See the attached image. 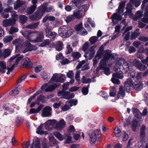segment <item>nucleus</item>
I'll return each instance as SVG.
<instances>
[{
	"instance_id": "b1692460",
	"label": "nucleus",
	"mask_w": 148,
	"mask_h": 148,
	"mask_svg": "<svg viewBox=\"0 0 148 148\" xmlns=\"http://www.w3.org/2000/svg\"><path fill=\"white\" fill-rule=\"evenodd\" d=\"M34 33L31 31H26L23 33V35L27 39L29 40L30 41V39L33 36Z\"/></svg>"
},
{
	"instance_id": "473e14b6",
	"label": "nucleus",
	"mask_w": 148,
	"mask_h": 148,
	"mask_svg": "<svg viewBox=\"0 0 148 148\" xmlns=\"http://www.w3.org/2000/svg\"><path fill=\"white\" fill-rule=\"evenodd\" d=\"M19 17V22L23 24L25 23L27 20V17L24 15H20Z\"/></svg>"
},
{
	"instance_id": "de8ad7c7",
	"label": "nucleus",
	"mask_w": 148,
	"mask_h": 148,
	"mask_svg": "<svg viewBox=\"0 0 148 148\" xmlns=\"http://www.w3.org/2000/svg\"><path fill=\"white\" fill-rule=\"evenodd\" d=\"M54 136L59 140L62 141L63 140V137L61 134L58 132H56L54 133Z\"/></svg>"
},
{
	"instance_id": "c03bdc74",
	"label": "nucleus",
	"mask_w": 148,
	"mask_h": 148,
	"mask_svg": "<svg viewBox=\"0 0 148 148\" xmlns=\"http://www.w3.org/2000/svg\"><path fill=\"white\" fill-rule=\"evenodd\" d=\"M121 131L118 127H116L114 129V133L116 137H120L121 136Z\"/></svg>"
},
{
	"instance_id": "cd10ccee",
	"label": "nucleus",
	"mask_w": 148,
	"mask_h": 148,
	"mask_svg": "<svg viewBox=\"0 0 148 148\" xmlns=\"http://www.w3.org/2000/svg\"><path fill=\"white\" fill-rule=\"evenodd\" d=\"M117 13H114L111 16L112 21H113L114 19H116L120 21L122 19V17L121 15Z\"/></svg>"
},
{
	"instance_id": "c9c22d12",
	"label": "nucleus",
	"mask_w": 148,
	"mask_h": 148,
	"mask_svg": "<svg viewBox=\"0 0 148 148\" xmlns=\"http://www.w3.org/2000/svg\"><path fill=\"white\" fill-rule=\"evenodd\" d=\"M63 44L62 41H60L56 44L55 46L56 50L60 51L62 49Z\"/></svg>"
},
{
	"instance_id": "9d476101",
	"label": "nucleus",
	"mask_w": 148,
	"mask_h": 148,
	"mask_svg": "<svg viewBox=\"0 0 148 148\" xmlns=\"http://www.w3.org/2000/svg\"><path fill=\"white\" fill-rule=\"evenodd\" d=\"M145 130V126L144 125H142L140 129V142H141L142 143L145 142V140L146 137Z\"/></svg>"
},
{
	"instance_id": "1a4fd4ad",
	"label": "nucleus",
	"mask_w": 148,
	"mask_h": 148,
	"mask_svg": "<svg viewBox=\"0 0 148 148\" xmlns=\"http://www.w3.org/2000/svg\"><path fill=\"white\" fill-rule=\"evenodd\" d=\"M95 47H94L93 46H92L90 47L89 49V57H88L87 56V55L88 54L89 51L86 52L84 56V57L86 59L89 60H90L91 59L94 57V55L95 53Z\"/></svg>"
},
{
	"instance_id": "774afa93",
	"label": "nucleus",
	"mask_w": 148,
	"mask_h": 148,
	"mask_svg": "<svg viewBox=\"0 0 148 148\" xmlns=\"http://www.w3.org/2000/svg\"><path fill=\"white\" fill-rule=\"evenodd\" d=\"M69 82H67L64 84L62 86V90L65 91L67 90L69 88Z\"/></svg>"
},
{
	"instance_id": "49530a36",
	"label": "nucleus",
	"mask_w": 148,
	"mask_h": 148,
	"mask_svg": "<svg viewBox=\"0 0 148 148\" xmlns=\"http://www.w3.org/2000/svg\"><path fill=\"white\" fill-rule=\"evenodd\" d=\"M39 24V22H37L32 24L28 25L27 27L29 29H34L36 28Z\"/></svg>"
},
{
	"instance_id": "2f4dec72",
	"label": "nucleus",
	"mask_w": 148,
	"mask_h": 148,
	"mask_svg": "<svg viewBox=\"0 0 148 148\" xmlns=\"http://www.w3.org/2000/svg\"><path fill=\"white\" fill-rule=\"evenodd\" d=\"M51 40L49 39H46L39 45V47H45L47 45H49L51 43Z\"/></svg>"
},
{
	"instance_id": "e2e57ef3",
	"label": "nucleus",
	"mask_w": 148,
	"mask_h": 148,
	"mask_svg": "<svg viewBox=\"0 0 148 148\" xmlns=\"http://www.w3.org/2000/svg\"><path fill=\"white\" fill-rule=\"evenodd\" d=\"M24 56L23 55L17 57L15 60V64H13L12 65H17L20 61L23 58Z\"/></svg>"
},
{
	"instance_id": "ddd939ff",
	"label": "nucleus",
	"mask_w": 148,
	"mask_h": 148,
	"mask_svg": "<svg viewBox=\"0 0 148 148\" xmlns=\"http://www.w3.org/2000/svg\"><path fill=\"white\" fill-rule=\"evenodd\" d=\"M100 132L98 130H96L95 132H93L90 134V142L91 144L95 143L97 140L96 134L99 135Z\"/></svg>"
},
{
	"instance_id": "69168bd1",
	"label": "nucleus",
	"mask_w": 148,
	"mask_h": 148,
	"mask_svg": "<svg viewBox=\"0 0 148 148\" xmlns=\"http://www.w3.org/2000/svg\"><path fill=\"white\" fill-rule=\"evenodd\" d=\"M13 39V37L10 36H9L3 39L5 42L8 43L10 42Z\"/></svg>"
},
{
	"instance_id": "7ed1b4c3",
	"label": "nucleus",
	"mask_w": 148,
	"mask_h": 148,
	"mask_svg": "<svg viewBox=\"0 0 148 148\" xmlns=\"http://www.w3.org/2000/svg\"><path fill=\"white\" fill-rule=\"evenodd\" d=\"M44 14L43 10L41 6L38 7V9L32 15L29 16V18L32 21H37L40 20Z\"/></svg>"
},
{
	"instance_id": "bf43d9fd",
	"label": "nucleus",
	"mask_w": 148,
	"mask_h": 148,
	"mask_svg": "<svg viewBox=\"0 0 148 148\" xmlns=\"http://www.w3.org/2000/svg\"><path fill=\"white\" fill-rule=\"evenodd\" d=\"M3 26L5 27H7L10 26L9 19H6L3 22Z\"/></svg>"
},
{
	"instance_id": "e433bc0d",
	"label": "nucleus",
	"mask_w": 148,
	"mask_h": 148,
	"mask_svg": "<svg viewBox=\"0 0 148 148\" xmlns=\"http://www.w3.org/2000/svg\"><path fill=\"white\" fill-rule=\"evenodd\" d=\"M57 121L55 120H49L47 121L45 124L47 125L48 127H53L55 124L56 123Z\"/></svg>"
},
{
	"instance_id": "a878e982",
	"label": "nucleus",
	"mask_w": 148,
	"mask_h": 148,
	"mask_svg": "<svg viewBox=\"0 0 148 148\" xmlns=\"http://www.w3.org/2000/svg\"><path fill=\"white\" fill-rule=\"evenodd\" d=\"M106 66V65H100L97 68V70L98 71L99 70L102 69L104 70L105 74L107 75H108L110 73V69L108 68Z\"/></svg>"
},
{
	"instance_id": "2eb2a0df",
	"label": "nucleus",
	"mask_w": 148,
	"mask_h": 148,
	"mask_svg": "<svg viewBox=\"0 0 148 148\" xmlns=\"http://www.w3.org/2000/svg\"><path fill=\"white\" fill-rule=\"evenodd\" d=\"M46 36L49 38L54 39L56 37L57 33L55 32H52L51 29L49 28H47L45 29Z\"/></svg>"
},
{
	"instance_id": "f03ea898",
	"label": "nucleus",
	"mask_w": 148,
	"mask_h": 148,
	"mask_svg": "<svg viewBox=\"0 0 148 148\" xmlns=\"http://www.w3.org/2000/svg\"><path fill=\"white\" fill-rule=\"evenodd\" d=\"M60 36L63 38L68 37L73 34L74 30L70 27L64 26L59 29Z\"/></svg>"
},
{
	"instance_id": "052dcab7",
	"label": "nucleus",
	"mask_w": 148,
	"mask_h": 148,
	"mask_svg": "<svg viewBox=\"0 0 148 148\" xmlns=\"http://www.w3.org/2000/svg\"><path fill=\"white\" fill-rule=\"evenodd\" d=\"M89 85H88L87 87H83L82 89V94L85 95L87 94L88 92V88Z\"/></svg>"
},
{
	"instance_id": "412c9836",
	"label": "nucleus",
	"mask_w": 148,
	"mask_h": 148,
	"mask_svg": "<svg viewBox=\"0 0 148 148\" xmlns=\"http://www.w3.org/2000/svg\"><path fill=\"white\" fill-rule=\"evenodd\" d=\"M125 5V3L124 1H121L119 3L116 12L119 14H121L124 11V8Z\"/></svg>"
},
{
	"instance_id": "f3484780",
	"label": "nucleus",
	"mask_w": 148,
	"mask_h": 148,
	"mask_svg": "<svg viewBox=\"0 0 148 148\" xmlns=\"http://www.w3.org/2000/svg\"><path fill=\"white\" fill-rule=\"evenodd\" d=\"M60 84L55 83L53 85H50L45 90L46 92H51L53 91L56 88L60 86Z\"/></svg>"
},
{
	"instance_id": "7c9ffc66",
	"label": "nucleus",
	"mask_w": 148,
	"mask_h": 148,
	"mask_svg": "<svg viewBox=\"0 0 148 148\" xmlns=\"http://www.w3.org/2000/svg\"><path fill=\"white\" fill-rule=\"evenodd\" d=\"M87 6L86 5H83L81 6L78 9V10L83 14H84L86 12L87 10Z\"/></svg>"
},
{
	"instance_id": "58836bf2",
	"label": "nucleus",
	"mask_w": 148,
	"mask_h": 148,
	"mask_svg": "<svg viewBox=\"0 0 148 148\" xmlns=\"http://www.w3.org/2000/svg\"><path fill=\"white\" fill-rule=\"evenodd\" d=\"M126 63V61L124 58H119L118 59L116 62L115 65H123Z\"/></svg>"
},
{
	"instance_id": "f257e3e1",
	"label": "nucleus",
	"mask_w": 148,
	"mask_h": 148,
	"mask_svg": "<svg viewBox=\"0 0 148 148\" xmlns=\"http://www.w3.org/2000/svg\"><path fill=\"white\" fill-rule=\"evenodd\" d=\"M128 76L130 77L134 78V82H133L132 80L130 78L127 79L125 82L124 88H125L128 92L133 89L134 88L136 90L139 89V73L137 74V75L135 77V72L134 71L131 72H129L128 73Z\"/></svg>"
},
{
	"instance_id": "4c0bfd02",
	"label": "nucleus",
	"mask_w": 148,
	"mask_h": 148,
	"mask_svg": "<svg viewBox=\"0 0 148 148\" xmlns=\"http://www.w3.org/2000/svg\"><path fill=\"white\" fill-rule=\"evenodd\" d=\"M132 110L133 114L134 116V118L138 119V109L135 108H132Z\"/></svg>"
},
{
	"instance_id": "4468645a",
	"label": "nucleus",
	"mask_w": 148,
	"mask_h": 148,
	"mask_svg": "<svg viewBox=\"0 0 148 148\" xmlns=\"http://www.w3.org/2000/svg\"><path fill=\"white\" fill-rule=\"evenodd\" d=\"M86 0H72L71 4V6L74 9L78 8L81 5L82 3Z\"/></svg>"
},
{
	"instance_id": "5701e85b",
	"label": "nucleus",
	"mask_w": 148,
	"mask_h": 148,
	"mask_svg": "<svg viewBox=\"0 0 148 148\" xmlns=\"http://www.w3.org/2000/svg\"><path fill=\"white\" fill-rule=\"evenodd\" d=\"M114 70L120 75H122L123 73V65H115Z\"/></svg>"
},
{
	"instance_id": "680f3d73",
	"label": "nucleus",
	"mask_w": 148,
	"mask_h": 148,
	"mask_svg": "<svg viewBox=\"0 0 148 148\" xmlns=\"http://www.w3.org/2000/svg\"><path fill=\"white\" fill-rule=\"evenodd\" d=\"M17 88H15V89L12 90V91L10 92V94L11 95H14L18 94L19 93L18 90H17Z\"/></svg>"
},
{
	"instance_id": "dca6fc26",
	"label": "nucleus",
	"mask_w": 148,
	"mask_h": 148,
	"mask_svg": "<svg viewBox=\"0 0 148 148\" xmlns=\"http://www.w3.org/2000/svg\"><path fill=\"white\" fill-rule=\"evenodd\" d=\"M65 125V122L63 119L60 120L56 123V128L58 130H61L64 128Z\"/></svg>"
},
{
	"instance_id": "09e8293b",
	"label": "nucleus",
	"mask_w": 148,
	"mask_h": 148,
	"mask_svg": "<svg viewBox=\"0 0 148 148\" xmlns=\"http://www.w3.org/2000/svg\"><path fill=\"white\" fill-rule=\"evenodd\" d=\"M139 36V33L136 31L134 32L131 34L130 40H131L135 39Z\"/></svg>"
},
{
	"instance_id": "ea45409f",
	"label": "nucleus",
	"mask_w": 148,
	"mask_h": 148,
	"mask_svg": "<svg viewBox=\"0 0 148 148\" xmlns=\"http://www.w3.org/2000/svg\"><path fill=\"white\" fill-rule=\"evenodd\" d=\"M43 125H41L39 126L36 131V133L40 135H43L45 134V132L42 131Z\"/></svg>"
},
{
	"instance_id": "393cba45",
	"label": "nucleus",
	"mask_w": 148,
	"mask_h": 148,
	"mask_svg": "<svg viewBox=\"0 0 148 148\" xmlns=\"http://www.w3.org/2000/svg\"><path fill=\"white\" fill-rule=\"evenodd\" d=\"M49 144L52 146L56 145L58 144V141L54 137L51 135L49 136L48 137Z\"/></svg>"
},
{
	"instance_id": "79ce46f5",
	"label": "nucleus",
	"mask_w": 148,
	"mask_h": 148,
	"mask_svg": "<svg viewBox=\"0 0 148 148\" xmlns=\"http://www.w3.org/2000/svg\"><path fill=\"white\" fill-rule=\"evenodd\" d=\"M98 40V37L96 36H93L90 38L89 39V41L90 43L92 44H94Z\"/></svg>"
},
{
	"instance_id": "aec40b11",
	"label": "nucleus",
	"mask_w": 148,
	"mask_h": 148,
	"mask_svg": "<svg viewBox=\"0 0 148 148\" xmlns=\"http://www.w3.org/2000/svg\"><path fill=\"white\" fill-rule=\"evenodd\" d=\"M105 54L103 57V58L105 60H107L108 61L110 58L112 59L114 58L113 56L110 53L111 51L109 49H107L105 51Z\"/></svg>"
},
{
	"instance_id": "0e129e2a",
	"label": "nucleus",
	"mask_w": 148,
	"mask_h": 148,
	"mask_svg": "<svg viewBox=\"0 0 148 148\" xmlns=\"http://www.w3.org/2000/svg\"><path fill=\"white\" fill-rule=\"evenodd\" d=\"M103 53L98 50L95 55V57H98V59H99L102 57Z\"/></svg>"
},
{
	"instance_id": "a211bd4d",
	"label": "nucleus",
	"mask_w": 148,
	"mask_h": 148,
	"mask_svg": "<svg viewBox=\"0 0 148 148\" xmlns=\"http://www.w3.org/2000/svg\"><path fill=\"white\" fill-rule=\"evenodd\" d=\"M42 10H43L44 14L46 12L48 13L51 12L52 10L53 7L51 6L47 7V4L43 3L40 6Z\"/></svg>"
},
{
	"instance_id": "4d7b16f0",
	"label": "nucleus",
	"mask_w": 148,
	"mask_h": 148,
	"mask_svg": "<svg viewBox=\"0 0 148 148\" xmlns=\"http://www.w3.org/2000/svg\"><path fill=\"white\" fill-rule=\"evenodd\" d=\"M81 81L83 83H87L90 82H91V79H87L84 76H83L82 79Z\"/></svg>"
},
{
	"instance_id": "20e7f679",
	"label": "nucleus",
	"mask_w": 148,
	"mask_h": 148,
	"mask_svg": "<svg viewBox=\"0 0 148 148\" xmlns=\"http://www.w3.org/2000/svg\"><path fill=\"white\" fill-rule=\"evenodd\" d=\"M130 2L127 4L126 7V11L125 13L127 15V13L132 12V5L134 4L135 7L137 8L139 6V0H130Z\"/></svg>"
},
{
	"instance_id": "0eeeda50",
	"label": "nucleus",
	"mask_w": 148,
	"mask_h": 148,
	"mask_svg": "<svg viewBox=\"0 0 148 148\" xmlns=\"http://www.w3.org/2000/svg\"><path fill=\"white\" fill-rule=\"evenodd\" d=\"M44 38L43 33L42 32H38L36 35V38L34 40H30L32 43H39L42 42Z\"/></svg>"
},
{
	"instance_id": "13d9d810",
	"label": "nucleus",
	"mask_w": 148,
	"mask_h": 148,
	"mask_svg": "<svg viewBox=\"0 0 148 148\" xmlns=\"http://www.w3.org/2000/svg\"><path fill=\"white\" fill-rule=\"evenodd\" d=\"M89 43L88 42H85L82 47V49L83 51H85L89 47Z\"/></svg>"
},
{
	"instance_id": "37998d69",
	"label": "nucleus",
	"mask_w": 148,
	"mask_h": 148,
	"mask_svg": "<svg viewBox=\"0 0 148 148\" xmlns=\"http://www.w3.org/2000/svg\"><path fill=\"white\" fill-rule=\"evenodd\" d=\"M40 140L38 138H36L34 141L33 143H34V145L35 146V148H40Z\"/></svg>"
},
{
	"instance_id": "4be33fe9",
	"label": "nucleus",
	"mask_w": 148,
	"mask_h": 148,
	"mask_svg": "<svg viewBox=\"0 0 148 148\" xmlns=\"http://www.w3.org/2000/svg\"><path fill=\"white\" fill-rule=\"evenodd\" d=\"M25 3V1H21V0H17L14 4V8L15 10H17L18 8H20Z\"/></svg>"
},
{
	"instance_id": "72a5a7b5",
	"label": "nucleus",
	"mask_w": 148,
	"mask_h": 148,
	"mask_svg": "<svg viewBox=\"0 0 148 148\" xmlns=\"http://www.w3.org/2000/svg\"><path fill=\"white\" fill-rule=\"evenodd\" d=\"M127 91L125 88H124V90L122 86H120L119 89V91L118 93V97H119V95H120L122 97H123L125 95V91Z\"/></svg>"
},
{
	"instance_id": "6ab92c4d",
	"label": "nucleus",
	"mask_w": 148,
	"mask_h": 148,
	"mask_svg": "<svg viewBox=\"0 0 148 148\" xmlns=\"http://www.w3.org/2000/svg\"><path fill=\"white\" fill-rule=\"evenodd\" d=\"M36 5H33L27 8L26 10V13L28 15H30L32 14L36 10Z\"/></svg>"
},
{
	"instance_id": "3c124183",
	"label": "nucleus",
	"mask_w": 148,
	"mask_h": 148,
	"mask_svg": "<svg viewBox=\"0 0 148 148\" xmlns=\"http://www.w3.org/2000/svg\"><path fill=\"white\" fill-rule=\"evenodd\" d=\"M66 48L67 51H65V53L66 55L70 54L71 52L73 51V49L72 47H71L70 45H68L66 46Z\"/></svg>"
},
{
	"instance_id": "5fc2aeb1",
	"label": "nucleus",
	"mask_w": 148,
	"mask_h": 148,
	"mask_svg": "<svg viewBox=\"0 0 148 148\" xmlns=\"http://www.w3.org/2000/svg\"><path fill=\"white\" fill-rule=\"evenodd\" d=\"M45 98V96H43L42 95H40L37 98V99L36 100V102H37V103L38 105H39V103L37 102L38 101H41L42 102H44V101Z\"/></svg>"
},
{
	"instance_id": "f8f14e48",
	"label": "nucleus",
	"mask_w": 148,
	"mask_h": 148,
	"mask_svg": "<svg viewBox=\"0 0 148 148\" xmlns=\"http://www.w3.org/2000/svg\"><path fill=\"white\" fill-rule=\"evenodd\" d=\"M113 77L111 79L112 82L115 84H120L119 80L117 78L122 79L123 77V75H120L118 73H115L113 74Z\"/></svg>"
},
{
	"instance_id": "bb28decb",
	"label": "nucleus",
	"mask_w": 148,
	"mask_h": 148,
	"mask_svg": "<svg viewBox=\"0 0 148 148\" xmlns=\"http://www.w3.org/2000/svg\"><path fill=\"white\" fill-rule=\"evenodd\" d=\"M71 56L73 58V61L77 62V60H78L79 58L81 57V55L78 52H74L72 53Z\"/></svg>"
},
{
	"instance_id": "c85d7f7f",
	"label": "nucleus",
	"mask_w": 148,
	"mask_h": 148,
	"mask_svg": "<svg viewBox=\"0 0 148 148\" xmlns=\"http://www.w3.org/2000/svg\"><path fill=\"white\" fill-rule=\"evenodd\" d=\"M43 106H44L43 105H40L36 109L34 108H32L30 110L29 113L31 114L37 113L42 109Z\"/></svg>"
},
{
	"instance_id": "864d4df0",
	"label": "nucleus",
	"mask_w": 148,
	"mask_h": 148,
	"mask_svg": "<svg viewBox=\"0 0 148 148\" xmlns=\"http://www.w3.org/2000/svg\"><path fill=\"white\" fill-rule=\"evenodd\" d=\"M18 31V28L14 27H12L10 28L9 33L10 34H12L14 32H17Z\"/></svg>"
},
{
	"instance_id": "9b49d317",
	"label": "nucleus",
	"mask_w": 148,
	"mask_h": 148,
	"mask_svg": "<svg viewBox=\"0 0 148 148\" xmlns=\"http://www.w3.org/2000/svg\"><path fill=\"white\" fill-rule=\"evenodd\" d=\"M52 109L49 106H47L44 108L42 110V116L43 117H47L50 116L51 114Z\"/></svg>"
},
{
	"instance_id": "8fccbe9b",
	"label": "nucleus",
	"mask_w": 148,
	"mask_h": 148,
	"mask_svg": "<svg viewBox=\"0 0 148 148\" xmlns=\"http://www.w3.org/2000/svg\"><path fill=\"white\" fill-rule=\"evenodd\" d=\"M68 102L70 103V106H72L73 105L75 106L76 105L77 103V101L76 100L73 99L69 100L67 101L66 102V103H68Z\"/></svg>"
},
{
	"instance_id": "6e6d98bb",
	"label": "nucleus",
	"mask_w": 148,
	"mask_h": 148,
	"mask_svg": "<svg viewBox=\"0 0 148 148\" xmlns=\"http://www.w3.org/2000/svg\"><path fill=\"white\" fill-rule=\"evenodd\" d=\"M71 61H69L66 58H63L60 61V62L62 65H65L68 64Z\"/></svg>"
},
{
	"instance_id": "a19ab883",
	"label": "nucleus",
	"mask_w": 148,
	"mask_h": 148,
	"mask_svg": "<svg viewBox=\"0 0 148 148\" xmlns=\"http://www.w3.org/2000/svg\"><path fill=\"white\" fill-rule=\"evenodd\" d=\"M138 120L137 119L134 118L133 120L132 127L133 131H135L136 130V127L138 124Z\"/></svg>"
},
{
	"instance_id": "6e6552de",
	"label": "nucleus",
	"mask_w": 148,
	"mask_h": 148,
	"mask_svg": "<svg viewBox=\"0 0 148 148\" xmlns=\"http://www.w3.org/2000/svg\"><path fill=\"white\" fill-rule=\"evenodd\" d=\"M15 65H8L6 66V65H0V72L4 73L6 72L5 70L8 71L7 72V74H10V71H11L14 68Z\"/></svg>"
},
{
	"instance_id": "338daca9",
	"label": "nucleus",
	"mask_w": 148,
	"mask_h": 148,
	"mask_svg": "<svg viewBox=\"0 0 148 148\" xmlns=\"http://www.w3.org/2000/svg\"><path fill=\"white\" fill-rule=\"evenodd\" d=\"M64 56L61 53H60L59 54L56 55V60H62L64 58Z\"/></svg>"
},
{
	"instance_id": "423d86ee",
	"label": "nucleus",
	"mask_w": 148,
	"mask_h": 148,
	"mask_svg": "<svg viewBox=\"0 0 148 148\" xmlns=\"http://www.w3.org/2000/svg\"><path fill=\"white\" fill-rule=\"evenodd\" d=\"M25 44L26 48L23 51V53H25L27 52L32 50H35L37 49V47L35 45L34 46L27 40L25 41Z\"/></svg>"
},
{
	"instance_id": "c756f323",
	"label": "nucleus",
	"mask_w": 148,
	"mask_h": 148,
	"mask_svg": "<svg viewBox=\"0 0 148 148\" xmlns=\"http://www.w3.org/2000/svg\"><path fill=\"white\" fill-rule=\"evenodd\" d=\"M21 65H33L30 61V59L28 58H25L21 62Z\"/></svg>"
},
{
	"instance_id": "39448f33",
	"label": "nucleus",
	"mask_w": 148,
	"mask_h": 148,
	"mask_svg": "<svg viewBox=\"0 0 148 148\" xmlns=\"http://www.w3.org/2000/svg\"><path fill=\"white\" fill-rule=\"evenodd\" d=\"M58 95L59 96H63V98L67 99H69L74 97V95L73 93H70L69 91H65L62 90L58 93Z\"/></svg>"
},
{
	"instance_id": "603ef678",
	"label": "nucleus",
	"mask_w": 148,
	"mask_h": 148,
	"mask_svg": "<svg viewBox=\"0 0 148 148\" xmlns=\"http://www.w3.org/2000/svg\"><path fill=\"white\" fill-rule=\"evenodd\" d=\"M83 28L82 27V23H80L79 24L76 25L75 27V29L76 31H79L82 29Z\"/></svg>"
},
{
	"instance_id": "f704fd0d",
	"label": "nucleus",
	"mask_w": 148,
	"mask_h": 148,
	"mask_svg": "<svg viewBox=\"0 0 148 148\" xmlns=\"http://www.w3.org/2000/svg\"><path fill=\"white\" fill-rule=\"evenodd\" d=\"M73 14L75 17L79 19H80L83 15L79 10L74 11Z\"/></svg>"
},
{
	"instance_id": "a18cd8bd",
	"label": "nucleus",
	"mask_w": 148,
	"mask_h": 148,
	"mask_svg": "<svg viewBox=\"0 0 148 148\" xmlns=\"http://www.w3.org/2000/svg\"><path fill=\"white\" fill-rule=\"evenodd\" d=\"M10 51L9 49L5 50L3 51L2 56L4 58H6L10 55Z\"/></svg>"
}]
</instances>
